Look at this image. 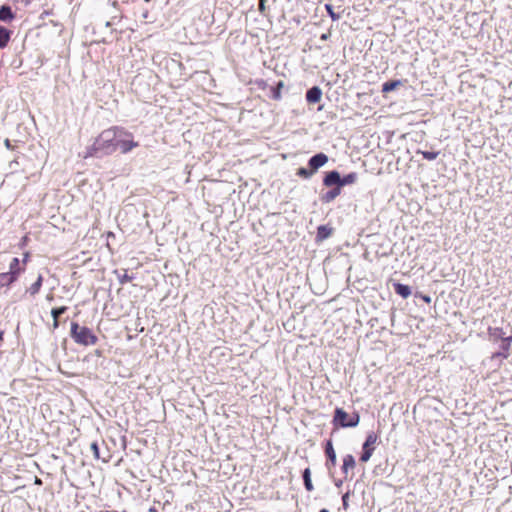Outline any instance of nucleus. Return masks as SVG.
I'll return each instance as SVG.
<instances>
[{
    "mask_svg": "<svg viewBox=\"0 0 512 512\" xmlns=\"http://www.w3.org/2000/svg\"><path fill=\"white\" fill-rule=\"evenodd\" d=\"M121 132V127L112 126L103 130L93 141V143L87 147L84 159L92 157H102L111 155L116 152V140L118 134Z\"/></svg>",
    "mask_w": 512,
    "mask_h": 512,
    "instance_id": "nucleus-1",
    "label": "nucleus"
},
{
    "mask_svg": "<svg viewBox=\"0 0 512 512\" xmlns=\"http://www.w3.org/2000/svg\"><path fill=\"white\" fill-rule=\"evenodd\" d=\"M71 337L77 344L83 346L95 345L98 341V337L90 328L80 326L77 322L71 323Z\"/></svg>",
    "mask_w": 512,
    "mask_h": 512,
    "instance_id": "nucleus-2",
    "label": "nucleus"
},
{
    "mask_svg": "<svg viewBox=\"0 0 512 512\" xmlns=\"http://www.w3.org/2000/svg\"><path fill=\"white\" fill-rule=\"evenodd\" d=\"M138 146L139 142L134 141L133 134L121 127L116 140V151L119 149L122 154H126Z\"/></svg>",
    "mask_w": 512,
    "mask_h": 512,
    "instance_id": "nucleus-3",
    "label": "nucleus"
},
{
    "mask_svg": "<svg viewBox=\"0 0 512 512\" xmlns=\"http://www.w3.org/2000/svg\"><path fill=\"white\" fill-rule=\"evenodd\" d=\"M19 264V259L13 258L9 265V272L0 273V279H6V284L14 283L25 269L24 267L21 268Z\"/></svg>",
    "mask_w": 512,
    "mask_h": 512,
    "instance_id": "nucleus-4",
    "label": "nucleus"
},
{
    "mask_svg": "<svg viewBox=\"0 0 512 512\" xmlns=\"http://www.w3.org/2000/svg\"><path fill=\"white\" fill-rule=\"evenodd\" d=\"M352 181V175L349 174L341 179L340 174L337 171L328 172L323 180V183L327 187H340L342 188L345 184Z\"/></svg>",
    "mask_w": 512,
    "mask_h": 512,
    "instance_id": "nucleus-5",
    "label": "nucleus"
},
{
    "mask_svg": "<svg viewBox=\"0 0 512 512\" xmlns=\"http://www.w3.org/2000/svg\"><path fill=\"white\" fill-rule=\"evenodd\" d=\"M377 442V435L375 433L368 434L364 444H363V453L360 457V460L366 462L370 459L374 449L375 444Z\"/></svg>",
    "mask_w": 512,
    "mask_h": 512,
    "instance_id": "nucleus-6",
    "label": "nucleus"
},
{
    "mask_svg": "<svg viewBox=\"0 0 512 512\" xmlns=\"http://www.w3.org/2000/svg\"><path fill=\"white\" fill-rule=\"evenodd\" d=\"M333 424L336 427H349L352 426V421L349 419V415L343 409L337 408L335 410Z\"/></svg>",
    "mask_w": 512,
    "mask_h": 512,
    "instance_id": "nucleus-7",
    "label": "nucleus"
},
{
    "mask_svg": "<svg viewBox=\"0 0 512 512\" xmlns=\"http://www.w3.org/2000/svg\"><path fill=\"white\" fill-rule=\"evenodd\" d=\"M328 162V156L324 153H318L310 158L309 167L315 173L320 167Z\"/></svg>",
    "mask_w": 512,
    "mask_h": 512,
    "instance_id": "nucleus-8",
    "label": "nucleus"
},
{
    "mask_svg": "<svg viewBox=\"0 0 512 512\" xmlns=\"http://www.w3.org/2000/svg\"><path fill=\"white\" fill-rule=\"evenodd\" d=\"M322 98V91L318 86L310 88L306 93V100L309 104L320 102Z\"/></svg>",
    "mask_w": 512,
    "mask_h": 512,
    "instance_id": "nucleus-9",
    "label": "nucleus"
},
{
    "mask_svg": "<svg viewBox=\"0 0 512 512\" xmlns=\"http://www.w3.org/2000/svg\"><path fill=\"white\" fill-rule=\"evenodd\" d=\"M66 306H61L58 308H53L51 310V315L53 317V328L56 329L59 327V317L67 311Z\"/></svg>",
    "mask_w": 512,
    "mask_h": 512,
    "instance_id": "nucleus-10",
    "label": "nucleus"
},
{
    "mask_svg": "<svg viewBox=\"0 0 512 512\" xmlns=\"http://www.w3.org/2000/svg\"><path fill=\"white\" fill-rule=\"evenodd\" d=\"M11 34H12V32L10 30H8L7 28H5L3 26H0V48L1 49L5 48L8 45L10 38H11Z\"/></svg>",
    "mask_w": 512,
    "mask_h": 512,
    "instance_id": "nucleus-11",
    "label": "nucleus"
},
{
    "mask_svg": "<svg viewBox=\"0 0 512 512\" xmlns=\"http://www.w3.org/2000/svg\"><path fill=\"white\" fill-rule=\"evenodd\" d=\"M394 290L398 295H400L404 299L408 298L411 295L410 287L401 283H395Z\"/></svg>",
    "mask_w": 512,
    "mask_h": 512,
    "instance_id": "nucleus-12",
    "label": "nucleus"
},
{
    "mask_svg": "<svg viewBox=\"0 0 512 512\" xmlns=\"http://www.w3.org/2000/svg\"><path fill=\"white\" fill-rule=\"evenodd\" d=\"M14 13L10 6L3 5L0 7V20L1 21H11L14 19Z\"/></svg>",
    "mask_w": 512,
    "mask_h": 512,
    "instance_id": "nucleus-13",
    "label": "nucleus"
},
{
    "mask_svg": "<svg viewBox=\"0 0 512 512\" xmlns=\"http://www.w3.org/2000/svg\"><path fill=\"white\" fill-rule=\"evenodd\" d=\"M340 192H341L340 187H334L332 190L323 194L321 199L323 202L329 203V202L333 201L340 194Z\"/></svg>",
    "mask_w": 512,
    "mask_h": 512,
    "instance_id": "nucleus-14",
    "label": "nucleus"
},
{
    "mask_svg": "<svg viewBox=\"0 0 512 512\" xmlns=\"http://www.w3.org/2000/svg\"><path fill=\"white\" fill-rule=\"evenodd\" d=\"M284 88V82L279 81L276 86L272 87L271 92V98L275 101H279L282 99V89Z\"/></svg>",
    "mask_w": 512,
    "mask_h": 512,
    "instance_id": "nucleus-15",
    "label": "nucleus"
},
{
    "mask_svg": "<svg viewBox=\"0 0 512 512\" xmlns=\"http://www.w3.org/2000/svg\"><path fill=\"white\" fill-rule=\"evenodd\" d=\"M325 453H326V456H327L328 460L330 461L331 465L334 466L336 464V453L333 449V445L330 440L327 441V443H326Z\"/></svg>",
    "mask_w": 512,
    "mask_h": 512,
    "instance_id": "nucleus-16",
    "label": "nucleus"
},
{
    "mask_svg": "<svg viewBox=\"0 0 512 512\" xmlns=\"http://www.w3.org/2000/svg\"><path fill=\"white\" fill-rule=\"evenodd\" d=\"M303 481H304V486H305V489L308 491V492H311L314 490V486H313V483H312V480H311V471H310V468H306L304 471H303Z\"/></svg>",
    "mask_w": 512,
    "mask_h": 512,
    "instance_id": "nucleus-17",
    "label": "nucleus"
},
{
    "mask_svg": "<svg viewBox=\"0 0 512 512\" xmlns=\"http://www.w3.org/2000/svg\"><path fill=\"white\" fill-rule=\"evenodd\" d=\"M43 283L42 275H39L37 280L29 287L28 292L34 296L39 293Z\"/></svg>",
    "mask_w": 512,
    "mask_h": 512,
    "instance_id": "nucleus-18",
    "label": "nucleus"
},
{
    "mask_svg": "<svg viewBox=\"0 0 512 512\" xmlns=\"http://www.w3.org/2000/svg\"><path fill=\"white\" fill-rule=\"evenodd\" d=\"M331 234V230L326 226H319L317 230V240H324L328 238Z\"/></svg>",
    "mask_w": 512,
    "mask_h": 512,
    "instance_id": "nucleus-19",
    "label": "nucleus"
},
{
    "mask_svg": "<svg viewBox=\"0 0 512 512\" xmlns=\"http://www.w3.org/2000/svg\"><path fill=\"white\" fill-rule=\"evenodd\" d=\"M401 84L400 81H389L385 82L382 86V92L387 93L396 89Z\"/></svg>",
    "mask_w": 512,
    "mask_h": 512,
    "instance_id": "nucleus-20",
    "label": "nucleus"
},
{
    "mask_svg": "<svg viewBox=\"0 0 512 512\" xmlns=\"http://www.w3.org/2000/svg\"><path fill=\"white\" fill-rule=\"evenodd\" d=\"M313 174H314V172L311 169H307L304 167H300L297 170V175L304 179L310 178Z\"/></svg>",
    "mask_w": 512,
    "mask_h": 512,
    "instance_id": "nucleus-21",
    "label": "nucleus"
},
{
    "mask_svg": "<svg viewBox=\"0 0 512 512\" xmlns=\"http://www.w3.org/2000/svg\"><path fill=\"white\" fill-rule=\"evenodd\" d=\"M438 152H431V151H423L422 155L426 160H434L438 156Z\"/></svg>",
    "mask_w": 512,
    "mask_h": 512,
    "instance_id": "nucleus-22",
    "label": "nucleus"
},
{
    "mask_svg": "<svg viewBox=\"0 0 512 512\" xmlns=\"http://www.w3.org/2000/svg\"><path fill=\"white\" fill-rule=\"evenodd\" d=\"M352 466V455H347L343 461V470L347 472L348 467Z\"/></svg>",
    "mask_w": 512,
    "mask_h": 512,
    "instance_id": "nucleus-23",
    "label": "nucleus"
},
{
    "mask_svg": "<svg viewBox=\"0 0 512 512\" xmlns=\"http://www.w3.org/2000/svg\"><path fill=\"white\" fill-rule=\"evenodd\" d=\"M349 491L343 494L342 501H343V507L345 510L348 509L349 506Z\"/></svg>",
    "mask_w": 512,
    "mask_h": 512,
    "instance_id": "nucleus-24",
    "label": "nucleus"
},
{
    "mask_svg": "<svg viewBox=\"0 0 512 512\" xmlns=\"http://www.w3.org/2000/svg\"><path fill=\"white\" fill-rule=\"evenodd\" d=\"M266 0H259V7L258 10L261 14L265 13L266 6H265Z\"/></svg>",
    "mask_w": 512,
    "mask_h": 512,
    "instance_id": "nucleus-25",
    "label": "nucleus"
},
{
    "mask_svg": "<svg viewBox=\"0 0 512 512\" xmlns=\"http://www.w3.org/2000/svg\"><path fill=\"white\" fill-rule=\"evenodd\" d=\"M133 277L128 275V274H124L121 278H120V283L121 284H124V283H127V282H130L132 281Z\"/></svg>",
    "mask_w": 512,
    "mask_h": 512,
    "instance_id": "nucleus-26",
    "label": "nucleus"
},
{
    "mask_svg": "<svg viewBox=\"0 0 512 512\" xmlns=\"http://www.w3.org/2000/svg\"><path fill=\"white\" fill-rule=\"evenodd\" d=\"M256 84H257L258 88H260V89H266V87H267V83L264 80H258V81H256Z\"/></svg>",
    "mask_w": 512,
    "mask_h": 512,
    "instance_id": "nucleus-27",
    "label": "nucleus"
},
{
    "mask_svg": "<svg viewBox=\"0 0 512 512\" xmlns=\"http://www.w3.org/2000/svg\"><path fill=\"white\" fill-rule=\"evenodd\" d=\"M4 145L7 149H10V150H13L14 149V146L11 144L10 140L9 139H5L4 140Z\"/></svg>",
    "mask_w": 512,
    "mask_h": 512,
    "instance_id": "nucleus-28",
    "label": "nucleus"
},
{
    "mask_svg": "<svg viewBox=\"0 0 512 512\" xmlns=\"http://www.w3.org/2000/svg\"><path fill=\"white\" fill-rule=\"evenodd\" d=\"M91 448H92V450L94 451L95 456H96V457H98V446H97V444H96V443H93V444L91 445Z\"/></svg>",
    "mask_w": 512,
    "mask_h": 512,
    "instance_id": "nucleus-29",
    "label": "nucleus"
},
{
    "mask_svg": "<svg viewBox=\"0 0 512 512\" xmlns=\"http://www.w3.org/2000/svg\"><path fill=\"white\" fill-rule=\"evenodd\" d=\"M28 259H29V253H28V252H26V253L24 254V259H23V264H24V265L28 262Z\"/></svg>",
    "mask_w": 512,
    "mask_h": 512,
    "instance_id": "nucleus-30",
    "label": "nucleus"
},
{
    "mask_svg": "<svg viewBox=\"0 0 512 512\" xmlns=\"http://www.w3.org/2000/svg\"><path fill=\"white\" fill-rule=\"evenodd\" d=\"M358 422H359V416L354 414V422H353L354 427L358 424Z\"/></svg>",
    "mask_w": 512,
    "mask_h": 512,
    "instance_id": "nucleus-31",
    "label": "nucleus"
},
{
    "mask_svg": "<svg viewBox=\"0 0 512 512\" xmlns=\"http://www.w3.org/2000/svg\"><path fill=\"white\" fill-rule=\"evenodd\" d=\"M3 282H6V279H0V287L9 286L10 285V284H6V283H3Z\"/></svg>",
    "mask_w": 512,
    "mask_h": 512,
    "instance_id": "nucleus-32",
    "label": "nucleus"
},
{
    "mask_svg": "<svg viewBox=\"0 0 512 512\" xmlns=\"http://www.w3.org/2000/svg\"><path fill=\"white\" fill-rule=\"evenodd\" d=\"M423 300L427 303H430L431 298L429 296H423Z\"/></svg>",
    "mask_w": 512,
    "mask_h": 512,
    "instance_id": "nucleus-33",
    "label": "nucleus"
},
{
    "mask_svg": "<svg viewBox=\"0 0 512 512\" xmlns=\"http://www.w3.org/2000/svg\"><path fill=\"white\" fill-rule=\"evenodd\" d=\"M342 484V480H336L335 479V485L340 487V485Z\"/></svg>",
    "mask_w": 512,
    "mask_h": 512,
    "instance_id": "nucleus-34",
    "label": "nucleus"
},
{
    "mask_svg": "<svg viewBox=\"0 0 512 512\" xmlns=\"http://www.w3.org/2000/svg\"><path fill=\"white\" fill-rule=\"evenodd\" d=\"M35 483H36V484H41V480H40L39 478H37V477H36Z\"/></svg>",
    "mask_w": 512,
    "mask_h": 512,
    "instance_id": "nucleus-35",
    "label": "nucleus"
},
{
    "mask_svg": "<svg viewBox=\"0 0 512 512\" xmlns=\"http://www.w3.org/2000/svg\"><path fill=\"white\" fill-rule=\"evenodd\" d=\"M149 512H157L156 508L152 507L149 509Z\"/></svg>",
    "mask_w": 512,
    "mask_h": 512,
    "instance_id": "nucleus-36",
    "label": "nucleus"
},
{
    "mask_svg": "<svg viewBox=\"0 0 512 512\" xmlns=\"http://www.w3.org/2000/svg\"><path fill=\"white\" fill-rule=\"evenodd\" d=\"M2 340H3V332L0 331V341H2Z\"/></svg>",
    "mask_w": 512,
    "mask_h": 512,
    "instance_id": "nucleus-37",
    "label": "nucleus"
},
{
    "mask_svg": "<svg viewBox=\"0 0 512 512\" xmlns=\"http://www.w3.org/2000/svg\"><path fill=\"white\" fill-rule=\"evenodd\" d=\"M108 236H109V237H114V233H113V232H109V233H108Z\"/></svg>",
    "mask_w": 512,
    "mask_h": 512,
    "instance_id": "nucleus-38",
    "label": "nucleus"
},
{
    "mask_svg": "<svg viewBox=\"0 0 512 512\" xmlns=\"http://www.w3.org/2000/svg\"><path fill=\"white\" fill-rule=\"evenodd\" d=\"M319 512H329L327 509H322Z\"/></svg>",
    "mask_w": 512,
    "mask_h": 512,
    "instance_id": "nucleus-39",
    "label": "nucleus"
},
{
    "mask_svg": "<svg viewBox=\"0 0 512 512\" xmlns=\"http://www.w3.org/2000/svg\"><path fill=\"white\" fill-rule=\"evenodd\" d=\"M100 512H109V511H100Z\"/></svg>",
    "mask_w": 512,
    "mask_h": 512,
    "instance_id": "nucleus-40",
    "label": "nucleus"
}]
</instances>
